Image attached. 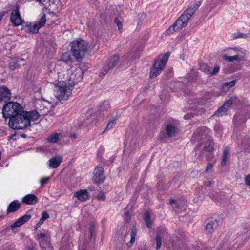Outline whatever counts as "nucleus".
<instances>
[{"instance_id":"5","label":"nucleus","mask_w":250,"mask_h":250,"mask_svg":"<svg viewBox=\"0 0 250 250\" xmlns=\"http://www.w3.org/2000/svg\"><path fill=\"white\" fill-rule=\"evenodd\" d=\"M196 155L198 151H200L197 159L202 160V157L203 154V151L206 152H212L214 150L213 142L211 138H208V140L199 143L194 149Z\"/></svg>"},{"instance_id":"35","label":"nucleus","mask_w":250,"mask_h":250,"mask_svg":"<svg viewBox=\"0 0 250 250\" xmlns=\"http://www.w3.org/2000/svg\"><path fill=\"white\" fill-rule=\"evenodd\" d=\"M18 66V61L17 60L12 61L9 64V68L11 70H15Z\"/></svg>"},{"instance_id":"25","label":"nucleus","mask_w":250,"mask_h":250,"mask_svg":"<svg viewBox=\"0 0 250 250\" xmlns=\"http://www.w3.org/2000/svg\"><path fill=\"white\" fill-rule=\"evenodd\" d=\"M26 27L29 32L35 34L37 33L40 28L39 25L36 23H29L26 25Z\"/></svg>"},{"instance_id":"32","label":"nucleus","mask_w":250,"mask_h":250,"mask_svg":"<svg viewBox=\"0 0 250 250\" xmlns=\"http://www.w3.org/2000/svg\"><path fill=\"white\" fill-rule=\"evenodd\" d=\"M62 60L67 63H69L72 62V58L71 55L67 53H65L62 54Z\"/></svg>"},{"instance_id":"49","label":"nucleus","mask_w":250,"mask_h":250,"mask_svg":"<svg viewBox=\"0 0 250 250\" xmlns=\"http://www.w3.org/2000/svg\"><path fill=\"white\" fill-rule=\"evenodd\" d=\"M39 237L43 240H44V238L46 237V234L43 233H41L39 234Z\"/></svg>"},{"instance_id":"23","label":"nucleus","mask_w":250,"mask_h":250,"mask_svg":"<svg viewBox=\"0 0 250 250\" xmlns=\"http://www.w3.org/2000/svg\"><path fill=\"white\" fill-rule=\"evenodd\" d=\"M62 137V135L61 133H53L49 136L46 138V140L50 143H56L61 140Z\"/></svg>"},{"instance_id":"54","label":"nucleus","mask_w":250,"mask_h":250,"mask_svg":"<svg viewBox=\"0 0 250 250\" xmlns=\"http://www.w3.org/2000/svg\"><path fill=\"white\" fill-rule=\"evenodd\" d=\"M195 250H202V249H200V247L197 246L195 248Z\"/></svg>"},{"instance_id":"27","label":"nucleus","mask_w":250,"mask_h":250,"mask_svg":"<svg viewBox=\"0 0 250 250\" xmlns=\"http://www.w3.org/2000/svg\"><path fill=\"white\" fill-rule=\"evenodd\" d=\"M81 68L77 65H72L68 70L69 73L72 77H75L81 72Z\"/></svg>"},{"instance_id":"16","label":"nucleus","mask_w":250,"mask_h":250,"mask_svg":"<svg viewBox=\"0 0 250 250\" xmlns=\"http://www.w3.org/2000/svg\"><path fill=\"white\" fill-rule=\"evenodd\" d=\"M94 173V180L97 183H101L104 180V176L103 168L101 167H97L95 170Z\"/></svg>"},{"instance_id":"53","label":"nucleus","mask_w":250,"mask_h":250,"mask_svg":"<svg viewBox=\"0 0 250 250\" xmlns=\"http://www.w3.org/2000/svg\"><path fill=\"white\" fill-rule=\"evenodd\" d=\"M43 221H41V220H40L39 222L37 224V226L38 227L40 226L43 223Z\"/></svg>"},{"instance_id":"56","label":"nucleus","mask_w":250,"mask_h":250,"mask_svg":"<svg viewBox=\"0 0 250 250\" xmlns=\"http://www.w3.org/2000/svg\"><path fill=\"white\" fill-rule=\"evenodd\" d=\"M41 220V221H44L45 219H44L42 217L40 219Z\"/></svg>"},{"instance_id":"42","label":"nucleus","mask_w":250,"mask_h":250,"mask_svg":"<svg viewBox=\"0 0 250 250\" xmlns=\"http://www.w3.org/2000/svg\"><path fill=\"white\" fill-rule=\"evenodd\" d=\"M21 224L20 223V222L17 220L13 224L11 225V228L12 229H14L16 227H19L21 226Z\"/></svg>"},{"instance_id":"28","label":"nucleus","mask_w":250,"mask_h":250,"mask_svg":"<svg viewBox=\"0 0 250 250\" xmlns=\"http://www.w3.org/2000/svg\"><path fill=\"white\" fill-rule=\"evenodd\" d=\"M144 220L146 227L148 228H151L152 227V221L151 220L150 213L148 211H146L145 212Z\"/></svg>"},{"instance_id":"36","label":"nucleus","mask_w":250,"mask_h":250,"mask_svg":"<svg viewBox=\"0 0 250 250\" xmlns=\"http://www.w3.org/2000/svg\"><path fill=\"white\" fill-rule=\"evenodd\" d=\"M178 31L177 30L176 27L173 24L171 26H170L165 32V34L167 35L173 33L175 31Z\"/></svg>"},{"instance_id":"17","label":"nucleus","mask_w":250,"mask_h":250,"mask_svg":"<svg viewBox=\"0 0 250 250\" xmlns=\"http://www.w3.org/2000/svg\"><path fill=\"white\" fill-rule=\"evenodd\" d=\"M37 197L33 194H28L24 197L22 202L28 205H34L38 202Z\"/></svg>"},{"instance_id":"62","label":"nucleus","mask_w":250,"mask_h":250,"mask_svg":"<svg viewBox=\"0 0 250 250\" xmlns=\"http://www.w3.org/2000/svg\"><path fill=\"white\" fill-rule=\"evenodd\" d=\"M29 250H32V249H30Z\"/></svg>"},{"instance_id":"26","label":"nucleus","mask_w":250,"mask_h":250,"mask_svg":"<svg viewBox=\"0 0 250 250\" xmlns=\"http://www.w3.org/2000/svg\"><path fill=\"white\" fill-rule=\"evenodd\" d=\"M235 83L236 80H232L230 82H228L224 83L221 86L222 90L224 92H227L230 88L233 87L235 85Z\"/></svg>"},{"instance_id":"44","label":"nucleus","mask_w":250,"mask_h":250,"mask_svg":"<svg viewBox=\"0 0 250 250\" xmlns=\"http://www.w3.org/2000/svg\"><path fill=\"white\" fill-rule=\"evenodd\" d=\"M139 18L138 19V22H140L143 21L146 18V15L144 13H142L140 15H139Z\"/></svg>"},{"instance_id":"6","label":"nucleus","mask_w":250,"mask_h":250,"mask_svg":"<svg viewBox=\"0 0 250 250\" xmlns=\"http://www.w3.org/2000/svg\"><path fill=\"white\" fill-rule=\"evenodd\" d=\"M185 234L181 230H177L169 241V245L172 250H180V242L183 241Z\"/></svg>"},{"instance_id":"4","label":"nucleus","mask_w":250,"mask_h":250,"mask_svg":"<svg viewBox=\"0 0 250 250\" xmlns=\"http://www.w3.org/2000/svg\"><path fill=\"white\" fill-rule=\"evenodd\" d=\"M87 51V44L83 40H77L71 44V51L74 58L78 61L81 60Z\"/></svg>"},{"instance_id":"57","label":"nucleus","mask_w":250,"mask_h":250,"mask_svg":"<svg viewBox=\"0 0 250 250\" xmlns=\"http://www.w3.org/2000/svg\"><path fill=\"white\" fill-rule=\"evenodd\" d=\"M233 49L236 52L238 51V49L237 48H233Z\"/></svg>"},{"instance_id":"11","label":"nucleus","mask_w":250,"mask_h":250,"mask_svg":"<svg viewBox=\"0 0 250 250\" xmlns=\"http://www.w3.org/2000/svg\"><path fill=\"white\" fill-rule=\"evenodd\" d=\"M201 4V2L200 1H197L191 6L189 7L183 13L182 15H184L185 17H187L188 20L189 21Z\"/></svg>"},{"instance_id":"40","label":"nucleus","mask_w":250,"mask_h":250,"mask_svg":"<svg viewBox=\"0 0 250 250\" xmlns=\"http://www.w3.org/2000/svg\"><path fill=\"white\" fill-rule=\"evenodd\" d=\"M213 166L214 165L213 164H208L206 168V172L208 173L210 172L213 169Z\"/></svg>"},{"instance_id":"37","label":"nucleus","mask_w":250,"mask_h":250,"mask_svg":"<svg viewBox=\"0 0 250 250\" xmlns=\"http://www.w3.org/2000/svg\"><path fill=\"white\" fill-rule=\"evenodd\" d=\"M211 67L207 65H203L201 66V70L206 74L211 75Z\"/></svg>"},{"instance_id":"47","label":"nucleus","mask_w":250,"mask_h":250,"mask_svg":"<svg viewBox=\"0 0 250 250\" xmlns=\"http://www.w3.org/2000/svg\"><path fill=\"white\" fill-rule=\"evenodd\" d=\"M49 180V178H43L41 180V184L42 185H44Z\"/></svg>"},{"instance_id":"10","label":"nucleus","mask_w":250,"mask_h":250,"mask_svg":"<svg viewBox=\"0 0 250 250\" xmlns=\"http://www.w3.org/2000/svg\"><path fill=\"white\" fill-rule=\"evenodd\" d=\"M10 21L14 26L20 25L22 23V19L18 9L12 11L11 14Z\"/></svg>"},{"instance_id":"29","label":"nucleus","mask_w":250,"mask_h":250,"mask_svg":"<svg viewBox=\"0 0 250 250\" xmlns=\"http://www.w3.org/2000/svg\"><path fill=\"white\" fill-rule=\"evenodd\" d=\"M114 22L118 27V30L121 33L123 31V23L121 17H116L114 19Z\"/></svg>"},{"instance_id":"48","label":"nucleus","mask_w":250,"mask_h":250,"mask_svg":"<svg viewBox=\"0 0 250 250\" xmlns=\"http://www.w3.org/2000/svg\"><path fill=\"white\" fill-rule=\"evenodd\" d=\"M42 217L45 219H47V218H49V215L46 213V212H43L42 213Z\"/></svg>"},{"instance_id":"52","label":"nucleus","mask_w":250,"mask_h":250,"mask_svg":"<svg viewBox=\"0 0 250 250\" xmlns=\"http://www.w3.org/2000/svg\"><path fill=\"white\" fill-rule=\"evenodd\" d=\"M93 229H94V226L93 225H91V227H90L91 233H92ZM92 234H91L90 236H92Z\"/></svg>"},{"instance_id":"30","label":"nucleus","mask_w":250,"mask_h":250,"mask_svg":"<svg viewBox=\"0 0 250 250\" xmlns=\"http://www.w3.org/2000/svg\"><path fill=\"white\" fill-rule=\"evenodd\" d=\"M119 61V56L117 55H114L110 57V68L117 65Z\"/></svg>"},{"instance_id":"61","label":"nucleus","mask_w":250,"mask_h":250,"mask_svg":"<svg viewBox=\"0 0 250 250\" xmlns=\"http://www.w3.org/2000/svg\"><path fill=\"white\" fill-rule=\"evenodd\" d=\"M1 18L0 17V21H1Z\"/></svg>"},{"instance_id":"39","label":"nucleus","mask_w":250,"mask_h":250,"mask_svg":"<svg viewBox=\"0 0 250 250\" xmlns=\"http://www.w3.org/2000/svg\"><path fill=\"white\" fill-rule=\"evenodd\" d=\"M220 69V67L218 65H216L214 66V69L212 71L211 70V75H214L217 74Z\"/></svg>"},{"instance_id":"46","label":"nucleus","mask_w":250,"mask_h":250,"mask_svg":"<svg viewBox=\"0 0 250 250\" xmlns=\"http://www.w3.org/2000/svg\"><path fill=\"white\" fill-rule=\"evenodd\" d=\"M97 198L99 200H104L105 199V196L104 193H101L98 195Z\"/></svg>"},{"instance_id":"15","label":"nucleus","mask_w":250,"mask_h":250,"mask_svg":"<svg viewBox=\"0 0 250 250\" xmlns=\"http://www.w3.org/2000/svg\"><path fill=\"white\" fill-rule=\"evenodd\" d=\"M10 91L6 87H0V103L6 102L11 98Z\"/></svg>"},{"instance_id":"13","label":"nucleus","mask_w":250,"mask_h":250,"mask_svg":"<svg viewBox=\"0 0 250 250\" xmlns=\"http://www.w3.org/2000/svg\"><path fill=\"white\" fill-rule=\"evenodd\" d=\"M187 17H185L184 15H181L180 17L174 22L173 24L178 31L182 28L186 27L188 22Z\"/></svg>"},{"instance_id":"1","label":"nucleus","mask_w":250,"mask_h":250,"mask_svg":"<svg viewBox=\"0 0 250 250\" xmlns=\"http://www.w3.org/2000/svg\"><path fill=\"white\" fill-rule=\"evenodd\" d=\"M5 118H9V125L14 129H23L30 126L31 120H37L39 114L35 111L26 112L17 102H10L5 104L2 109Z\"/></svg>"},{"instance_id":"34","label":"nucleus","mask_w":250,"mask_h":250,"mask_svg":"<svg viewBox=\"0 0 250 250\" xmlns=\"http://www.w3.org/2000/svg\"><path fill=\"white\" fill-rule=\"evenodd\" d=\"M249 37L248 35L247 34H244L243 33L240 32H236L235 33L232 34V37L233 39H237V38H244V39H247Z\"/></svg>"},{"instance_id":"38","label":"nucleus","mask_w":250,"mask_h":250,"mask_svg":"<svg viewBox=\"0 0 250 250\" xmlns=\"http://www.w3.org/2000/svg\"><path fill=\"white\" fill-rule=\"evenodd\" d=\"M30 217L31 216L30 215H25L17 220L20 222V223L22 225L24 223L28 220Z\"/></svg>"},{"instance_id":"45","label":"nucleus","mask_w":250,"mask_h":250,"mask_svg":"<svg viewBox=\"0 0 250 250\" xmlns=\"http://www.w3.org/2000/svg\"><path fill=\"white\" fill-rule=\"evenodd\" d=\"M124 57L125 58V60H129L133 57V56L131 53H130L125 54Z\"/></svg>"},{"instance_id":"24","label":"nucleus","mask_w":250,"mask_h":250,"mask_svg":"<svg viewBox=\"0 0 250 250\" xmlns=\"http://www.w3.org/2000/svg\"><path fill=\"white\" fill-rule=\"evenodd\" d=\"M120 116V111H115L110 115V128L114 127L116 124V120Z\"/></svg>"},{"instance_id":"14","label":"nucleus","mask_w":250,"mask_h":250,"mask_svg":"<svg viewBox=\"0 0 250 250\" xmlns=\"http://www.w3.org/2000/svg\"><path fill=\"white\" fill-rule=\"evenodd\" d=\"M167 229L163 227H160L158 228L157 234L155 237V241L156 243V250H159L162 245V237L166 233Z\"/></svg>"},{"instance_id":"3","label":"nucleus","mask_w":250,"mask_h":250,"mask_svg":"<svg viewBox=\"0 0 250 250\" xmlns=\"http://www.w3.org/2000/svg\"><path fill=\"white\" fill-rule=\"evenodd\" d=\"M170 55V52H167L163 55H159L157 59L154 61L150 69L149 73L150 78H155L161 73L167 64Z\"/></svg>"},{"instance_id":"19","label":"nucleus","mask_w":250,"mask_h":250,"mask_svg":"<svg viewBox=\"0 0 250 250\" xmlns=\"http://www.w3.org/2000/svg\"><path fill=\"white\" fill-rule=\"evenodd\" d=\"M223 58L228 62H232L233 61H236L238 62L244 60V56L242 55H236L233 56H229L226 54L223 56Z\"/></svg>"},{"instance_id":"33","label":"nucleus","mask_w":250,"mask_h":250,"mask_svg":"<svg viewBox=\"0 0 250 250\" xmlns=\"http://www.w3.org/2000/svg\"><path fill=\"white\" fill-rule=\"evenodd\" d=\"M46 21V15L45 14H43L42 16H41V18L39 19V21L36 23L39 25V27L40 28L44 26L45 22Z\"/></svg>"},{"instance_id":"12","label":"nucleus","mask_w":250,"mask_h":250,"mask_svg":"<svg viewBox=\"0 0 250 250\" xmlns=\"http://www.w3.org/2000/svg\"><path fill=\"white\" fill-rule=\"evenodd\" d=\"M233 101L229 99L225 102L223 105L214 113L213 116H222L226 114L227 109L232 104Z\"/></svg>"},{"instance_id":"43","label":"nucleus","mask_w":250,"mask_h":250,"mask_svg":"<svg viewBox=\"0 0 250 250\" xmlns=\"http://www.w3.org/2000/svg\"><path fill=\"white\" fill-rule=\"evenodd\" d=\"M245 182L246 185L250 186V174L245 177Z\"/></svg>"},{"instance_id":"7","label":"nucleus","mask_w":250,"mask_h":250,"mask_svg":"<svg viewBox=\"0 0 250 250\" xmlns=\"http://www.w3.org/2000/svg\"><path fill=\"white\" fill-rule=\"evenodd\" d=\"M165 128L160 135L161 141H165L167 138L174 137L178 131V128L170 124L165 123Z\"/></svg>"},{"instance_id":"20","label":"nucleus","mask_w":250,"mask_h":250,"mask_svg":"<svg viewBox=\"0 0 250 250\" xmlns=\"http://www.w3.org/2000/svg\"><path fill=\"white\" fill-rule=\"evenodd\" d=\"M74 196L77 197L78 200L81 201H84L88 199V195L87 191L85 190H81L74 194Z\"/></svg>"},{"instance_id":"9","label":"nucleus","mask_w":250,"mask_h":250,"mask_svg":"<svg viewBox=\"0 0 250 250\" xmlns=\"http://www.w3.org/2000/svg\"><path fill=\"white\" fill-rule=\"evenodd\" d=\"M207 224L205 227V233L207 235L210 236L213 233L214 229L218 226V221L217 219L210 218L207 220Z\"/></svg>"},{"instance_id":"59","label":"nucleus","mask_w":250,"mask_h":250,"mask_svg":"<svg viewBox=\"0 0 250 250\" xmlns=\"http://www.w3.org/2000/svg\"><path fill=\"white\" fill-rule=\"evenodd\" d=\"M139 250H146V249H140Z\"/></svg>"},{"instance_id":"60","label":"nucleus","mask_w":250,"mask_h":250,"mask_svg":"<svg viewBox=\"0 0 250 250\" xmlns=\"http://www.w3.org/2000/svg\"><path fill=\"white\" fill-rule=\"evenodd\" d=\"M148 88V87H146V88H145V91H146Z\"/></svg>"},{"instance_id":"18","label":"nucleus","mask_w":250,"mask_h":250,"mask_svg":"<svg viewBox=\"0 0 250 250\" xmlns=\"http://www.w3.org/2000/svg\"><path fill=\"white\" fill-rule=\"evenodd\" d=\"M62 160V156H55L49 160V166L53 168H57L59 166Z\"/></svg>"},{"instance_id":"31","label":"nucleus","mask_w":250,"mask_h":250,"mask_svg":"<svg viewBox=\"0 0 250 250\" xmlns=\"http://www.w3.org/2000/svg\"><path fill=\"white\" fill-rule=\"evenodd\" d=\"M229 153V149L227 148H225L223 151L222 156V160L221 165L222 167L225 166L226 164L227 157Z\"/></svg>"},{"instance_id":"55","label":"nucleus","mask_w":250,"mask_h":250,"mask_svg":"<svg viewBox=\"0 0 250 250\" xmlns=\"http://www.w3.org/2000/svg\"><path fill=\"white\" fill-rule=\"evenodd\" d=\"M41 220V221H44L45 219H44L42 217L40 219Z\"/></svg>"},{"instance_id":"50","label":"nucleus","mask_w":250,"mask_h":250,"mask_svg":"<svg viewBox=\"0 0 250 250\" xmlns=\"http://www.w3.org/2000/svg\"><path fill=\"white\" fill-rule=\"evenodd\" d=\"M170 204L171 205L173 206L176 204V201L174 199H171L170 200Z\"/></svg>"},{"instance_id":"2","label":"nucleus","mask_w":250,"mask_h":250,"mask_svg":"<svg viewBox=\"0 0 250 250\" xmlns=\"http://www.w3.org/2000/svg\"><path fill=\"white\" fill-rule=\"evenodd\" d=\"M75 83L71 78L64 77L63 80H60L57 83L58 90L56 97L58 99L66 100L71 94V91L74 87Z\"/></svg>"},{"instance_id":"41","label":"nucleus","mask_w":250,"mask_h":250,"mask_svg":"<svg viewBox=\"0 0 250 250\" xmlns=\"http://www.w3.org/2000/svg\"><path fill=\"white\" fill-rule=\"evenodd\" d=\"M131 216L129 212H125V221L126 222L129 223L131 220Z\"/></svg>"},{"instance_id":"58","label":"nucleus","mask_w":250,"mask_h":250,"mask_svg":"<svg viewBox=\"0 0 250 250\" xmlns=\"http://www.w3.org/2000/svg\"><path fill=\"white\" fill-rule=\"evenodd\" d=\"M249 145L250 147V138L249 139Z\"/></svg>"},{"instance_id":"51","label":"nucleus","mask_w":250,"mask_h":250,"mask_svg":"<svg viewBox=\"0 0 250 250\" xmlns=\"http://www.w3.org/2000/svg\"><path fill=\"white\" fill-rule=\"evenodd\" d=\"M108 73V69L105 70L104 72L101 73L100 76H104Z\"/></svg>"},{"instance_id":"8","label":"nucleus","mask_w":250,"mask_h":250,"mask_svg":"<svg viewBox=\"0 0 250 250\" xmlns=\"http://www.w3.org/2000/svg\"><path fill=\"white\" fill-rule=\"evenodd\" d=\"M209 130L206 126L200 127L194 133L193 139L197 141L203 142L208 140V138H211L209 135Z\"/></svg>"},{"instance_id":"22","label":"nucleus","mask_w":250,"mask_h":250,"mask_svg":"<svg viewBox=\"0 0 250 250\" xmlns=\"http://www.w3.org/2000/svg\"><path fill=\"white\" fill-rule=\"evenodd\" d=\"M137 229L136 226H134L130 233L131 239L130 241L127 243V246L128 248H130L133 245L137 236Z\"/></svg>"},{"instance_id":"21","label":"nucleus","mask_w":250,"mask_h":250,"mask_svg":"<svg viewBox=\"0 0 250 250\" xmlns=\"http://www.w3.org/2000/svg\"><path fill=\"white\" fill-rule=\"evenodd\" d=\"M20 203L17 200L12 202L9 204L7 210V213L17 211L20 208Z\"/></svg>"}]
</instances>
